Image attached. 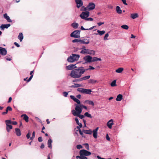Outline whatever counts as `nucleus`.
I'll use <instances>...</instances> for the list:
<instances>
[{"instance_id": "obj_1", "label": "nucleus", "mask_w": 159, "mask_h": 159, "mask_svg": "<svg viewBox=\"0 0 159 159\" xmlns=\"http://www.w3.org/2000/svg\"><path fill=\"white\" fill-rule=\"evenodd\" d=\"M83 68V66H80L72 70L70 72V76L74 79L80 78L84 73L85 70Z\"/></svg>"}, {"instance_id": "obj_2", "label": "nucleus", "mask_w": 159, "mask_h": 159, "mask_svg": "<svg viewBox=\"0 0 159 159\" xmlns=\"http://www.w3.org/2000/svg\"><path fill=\"white\" fill-rule=\"evenodd\" d=\"M91 153L85 149H82L80 151V156H77L76 158L77 159H88L86 156H90Z\"/></svg>"}, {"instance_id": "obj_3", "label": "nucleus", "mask_w": 159, "mask_h": 159, "mask_svg": "<svg viewBox=\"0 0 159 159\" xmlns=\"http://www.w3.org/2000/svg\"><path fill=\"white\" fill-rule=\"evenodd\" d=\"M82 112L80 108L77 109L76 108V110L73 109L71 110V113L74 116L78 117L81 119L83 118L85 116L84 115H80Z\"/></svg>"}, {"instance_id": "obj_4", "label": "nucleus", "mask_w": 159, "mask_h": 159, "mask_svg": "<svg viewBox=\"0 0 159 159\" xmlns=\"http://www.w3.org/2000/svg\"><path fill=\"white\" fill-rule=\"evenodd\" d=\"M80 57V56L76 54H72L71 56L69 57L67 60L69 62H73L75 61L78 60Z\"/></svg>"}, {"instance_id": "obj_5", "label": "nucleus", "mask_w": 159, "mask_h": 159, "mask_svg": "<svg viewBox=\"0 0 159 159\" xmlns=\"http://www.w3.org/2000/svg\"><path fill=\"white\" fill-rule=\"evenodd\" d=\"M80 53L84 54H89L94 55L95 54V51L93 50L86 49H84L83 50H81Z\"/></svg>"}, {"instance_id": "obj_6", "label": "nucleus", "mask_w": 159, "mask_h": 159, "mask_svg": "<svg viewBox=\"0 0 159 159\" xmlns=\"http://www.w3.org/2000/svg\"><path fill=\"white\" fill-rule=\"evenodd\" d=\"M77 91L83 93H85L88 94H91L92 91L91 89H87L82 88H78L77 89Z\"/></svg>"}, {"instance_id": "obj_7", "label": "nucleus", "mask_w": 159, "mask_h": 159, "mask_svg": "<svg viewBox=\"0 0 159 159\" xmlns=\"http://www.w3.org/2000/svg\"><path fill=\"white\" fill-rule=\"evenodd\" d=\"M80 30H75L70 34V36L71 37L77 38H80Z\"/></svg>"}, {"instance_id": "obj_8", "label": "nucleus", "mask_w": 159, "mask_h": 159, "mask_svg": "<svg viewBox=\"0 0 159 159\" xmlns=\"http://www.w3.org/2000/svg\"><path fill=\"white\" fill-rule=\"evenodd\" d=\"M6 125V129L8 132H9L10 130L12 129V126L11 125V120H7L5 121Z\"/></svg>"}, {"instance_id": "obj_9", "label": "nucleus", "mask_w": 159, "mask_h": 159, "mask_svg": "<svg viewBox=\"0 0 159 159\" xmlns=\"http://www.w3.org/2000/svg\"><path fill=\"white\" fill-rule=\"evenodd\" d=\"M89 16V12L88 11L85 12H82L80 15V16L82 19H85Z\"/></svg>"}, {"instance_id": "obj_10", "label": "nucleus", "mask_w": 159, "mask_h": 159, "mask_svg": "<svg viewBox=\"0 0 159 159\" xmlns=\"http://www.w3.org/2000/svg\"><path fill=\"white\" fill-rule=\"evenodd\" d=\"M83 59L85 61V63L91 62L92 57L89 55H87L83 57Z\"/></svg>"}, {"instance_id": "obj_11", "label": "nucleus", "mask_w": 159, "mask_h": 159, "mask_svg": "<svg viewBox=\"0 0 159 159\" xmlns=\"http://www.w3.org/2000/svg\"><path fill=\"white\" fill-rule=\"evenodd\" d=\"M95 4L93 2H90L89 3L87 6L88 10L90 11L93 10L95 7Z\"/></svg>"}, {"instance_id": "obj_12", "label": "nucleus", "mask_w": 159, "mask_h": 159, "mask_svg": "<svg viewBox=\"0 0 159 159\" xmlns=\"http://www.w3.org/2000/svg\"><path fill=\"white\" fill-rule=\"evenodd\" d=\"M75 109L76 110V108H80L81 109V111H82V108H84L85 109H87V107L86 106H84L83 105L81 104H80L79 105H77L76 104H75Z\"/></svg>"}, {"instance_id": "obj_13", "label": "nucleus", "mask_w": 159, "mask_h": 159, "mask_svg": "<svg viewBox=\"0 0 159 159\" xmlns=\"http://www.w3.org/2000/svg\"><path fill=\"white\" fill-rule=\"evenodd\" d=\"M7 51L6 48L0 47V54L5 56L7 54Z\"/></svg>"}, {"instance_id": "obj_14", "label": "nucleus", "mask_w": 159, "mask_h": 159, "mask_svg": "<svg viewBox=\"0 0 159 159\" xmlns=\"http://www.w3.org/2000/svg\"><path fill=\"white\" fill-rule=\"evenodd\" d=\"M77 4V7L79 8L83 5V2L82 0H75Z\"/></svg>"}, {"instance_id": "obj_15", "label": "nucleus", "mask_w": 159, "mask_h": 159, "mask_svg": "<svg viewBox=\"0 0 159 159\" xmlns=\"http://www.w3.org/2000/svg\"><path fill=\"white\" fill-rule=\"evenodd\" d=\"M76 65L70 64L66 67V69L67 70H73L77 68Z\"/></svg>"}, {"instance_id": "obj_16", "label": "nucleus", "mask_w": 159, "mask_h": 159, "mask_svg": "<svg viewBox=\"0 0 159 159\" xmlns=\"http://www.w3.org/2000/svg\"><path fill=\"white\" fill-rule=\"evenodd\" d=\"M98 127H97L92 131L93 133V136L95 139H97V138L98 131Z\"/></svg>"}, {"instance_id": "obj_17", "label": "nucleus", "mask_w": 159, "mask_h": 159, "mask_svg": "<svg viewBox=\"0 0 159 159\" xmlns=\"http://www.w3.org/2000/svg\"><path fill=\"white\" fill-rule=\"evenodd\" d=\"M70 98L71 99H73L74 101L77 103V105H79L80 104V101L75 98L74 96L71 95L70 96Z\"/></svg>"}, {"instance_id": "obj_18", "label": "nucleus", "mask_w": 159, "mask_h": 159, "mask_svg": "<svg viewBox=\"0 0 159 159\" xmlns=\"http://www.w3.org/2000/svg\"><path fill=\"white\" fill-rule=\"evenodd\" d=\"M10 24H2L0 26V28L2 30H4L5 29H7L10 26Z\"/></svg>"}, {"instance_id": "obj_19", "label": "nucleus", "mask_w": 159, "mask_h": 159, "mask_svg": "<svg viewBox=\"0 0 159 159\" xmlns=\"http://www.w3.org/2000/svg\"><path fill=\"white\" fill-rule=\"evenodd\" d=\"M20 117L23 118V120H25L26 122H29V117L26 114H23L20 116Z\"/></svg>"}, {"instance_id": "obj_20", "label": "nucleus", "mask_w": 159, "mask_h": 159, "mask_svg": "<svg viewBox=\"0 0 159 159\" xmlns=\"http://www.w3.org/2000/svg\"><path fill=\"white\" fill-rule=\"evenodd\" d=\"M113 120L112 119H111L107 122V125L108 128L111 129V128L112 125H113Z\"/></svg>"}, {"instance_id": "obj_21", "label": "nucleus", "mask_w": 159, "mask_h": 159, "mask_svg": "<svg viewBox=\"0 0 159 159\" xmlns=\"http://www.w3.org/2000/svg\"><path fill=\"white\" fill-rule=\"evenodd\" d=\"M3 17L7 20L8 22H12L11 20L10 19V18L7 13H5L3 15Z\"/></svg>"}, {"instance_id": "obj_22", "label": "nucleus", "mask_w": 159, "mask_h": 159, "mask_svg": "<svg viewBox=\"0 0 159 159\" xmlns=\"http://www.w3.org/2000/svg\"><path fill=\"white\" fill-rule=\"evenodd\" d=\"M90 75L85 76L80 78V79H79V80H77L78 81H81L83 80H88L90 78Z\"/></svg>"}, {"instance_id": "obj_23", "label": "nucleus", "mask_w": 159, "mask_h": 159, "mask_svg": "<svg viewBox=\"0 0 159 159\" xmlns=\"http://www.w3.org/2000/svg\"><path fill=\"white\" fill-rule=\"evenodd\" d=\"M83 131L85 134H91L93 132L92 131H91L90 129L89 130H84L83 129Z\"/></svg>"}, {"instance_id": "obj_24", "label": "nucleus", "mask_w": 159, "mask_h": 159, "mask_svg": "<svg viewBox=\"0 0 159 159\" xmlns=\"http://www.w3.org/2000/svg\"><path fill=\"white\" fill-rule=\"evenodd\" d=\"M52 140L51 139H49L48 141V147L50 148H52Z\"/></svg>"}, {"instance_id": "obj_25", "label": "nucleus", "mask_w": 159, "mask_h": 159, "mask_svg": "<svg viewBox=\"0 0 159 159\" xmlns=\"http://www.w3.org/2000/svg\"><path fill=\"white\" fill-rule=\"evenodd\" d=\"M122 98L123 96L122 95L119 94L117 96L116 100L117 101H120L122 100Z\"/></svg>"}, {"instance_id": "obj_26", "label": "nucleus", "mask_w": 159, "mask_h": 159, "mask_svg": "<svg viewBox=\"0 0 159 159\" xmlns=\"http://www.w3.org/2000/svg\"><path fill=\"white\" fill-rule=\"evenodd\" d=\"M97 32L98 33V34H96L97 35L98 34H99L100 35H102L104 34L105 33V31L102 30V31H100V30H98L97 31Z\"/></svg>"}, {"instance_id": "obj_27", "label": "nucleus", "mask_w": 159, "mask_h": 159, "mask_svg": "<svg viewBox=\"0 0 159 159\" xmlns=\"http://www.w3.org/2000/svg\"><path fill=\"white\" fill-rule=\"evenodd\" d=\"M116 12L118 14H121L122 13V11L120 9V7L117 6L116 7Z\"/></svg>"}, {"instance_id": "obj_28", "label": "nucleus", "mask_w": 159, "mask_h": 159, "mask_svg": "<svg viewBox=\"0 0 159 159\" xmlns=\"http://www.w3.org/2000/svg\"><path fill=\"white\" fill-rule=\"evenodd\" d=\"M138 17V15L137 13L132 14L131 15L130 17L133 19H135Z\"/></svg>"}, {"instance_id": "obj_29", "label": "nucleus", "mask_w": 159, "mask_h": 159, "mask_svg": "<svg viewBox=\"0 0 159 159\" xmlns=\"http://www.w3.org/2000/svg\"><path fill=\"white\" fill-rule=\"evenodd\" d=\"M85 103L90 105H91L93 106L94 105V103L93 101L90 100H86L85 101Z\"/></svg>"}, {"instance_id": "obj_30", "label": "nucleus", "mask_w": 159, "mask_h": 159, "mask_svg": "<svg viewBox=\"0 0 159 159\" xmlns=\"http://www.w3.org/2000/svg\"><path fill=\"white\" fill-rule=\"evenodd\" d=\"M81 86V85L78 84H75L74 85L70 86V88H78Z\"/></svg>"}, {"instance_id": "obj_31", "label": "nucleus", "mask_w": 159, "mask_h": 159, "mask_svg": "<svg viewBox=\"0 0 159 159\" xmlns=\"http://www.w3.org/2000/svg\"><path fill=\"white\" fill-rule=\"evenodd\" d=\"M78 24L76 23H73L71 24V26L75 29H77L78 27Z\"/></svg>"}, {"instance_id": "obj_32", "label": "nucleus", "mask_w": 159, "mask_h": 159, "mask_svg": "<svg viewBox=\"0 0 159 159\" xmlns=\"http://www.w3.org/2000/svg\"><path fill=\"white\" fill-rule=\"evenodd\" d=\"M101 59L100 58H98L97 57H92V60H91V62H94L98 61H101Z\"/></svg>"}, {"instance_id": "obj_33", "label": "nucleus", "mask_w": 159, "mask_h": 159, "mask_svg": "<svg viewBox=\"0 0 159 159\" xmlns=\"http://www.w3.org/2000/svg\"><path fill=\"white\" fill-rule=\"evenodd\" d=\"M34 72V70L30 71V75H31V76L28 79V80H27V82H29L30 81L32 78L33 76V75H32V74Z\"/></svg>"}, {"instance_id": "obj_34", "label": "nucleus", "mask_w": 159, "mask_h": 159, "mask_svg": "<svg viewBox=\"0 0 159 159\" xmlns=\"http://www.w3.org/2000/svg\"><path fill=\"white\" fill-rule=\"evenodd\" d=\"M83 44H88L89 43V39H83Z\"/></svg>"}, {"instance_id": "obj_35", "label": "nucleus", "mask_w": 159, "mask_h": 159, "mask_svg": "<svg viewBox=\"0 0 159 159\" xmlns=\"http://www.w3.org/2000/svg\"><path fill=\"white\" fill-rule=\"evenodd\" d=\"M15 133L17 135L20 136V129L18 128L15 129Z\"/></svg>"}, {"instance_id": "obj_36", "label": "nucleus", "mask_w": 159, "mask_h": 159, "mask_svg": "<svg viewBox=\"0 0 159 159\" xmlns=\"http://www.w3.org/2000/svg\"><path fill=\"white\" fill-rule=\"evenodd\" d=\"M123 70V68H119L116 70V72L118 73H120L122 72Z\"/></svg>"}, {"instance_id": "obj_37", "label": "nucleus", "mask_w": 159, "mask_h": 159, "mask_svg": "<svg viewBox=\"0 0 159 159\" xmlns=\"http://www.w3.org/2000/svg\"><path fill=\"white\" fill-rule=\"evenodd\" d=\"M97 82L98 81L96 80H94L93 79H90L89 80L88 83H89L94 84Z\"/></svg>"}, {"instance_id": "obj_38", "label": "nucleus", "mask_w": 159, "mask_h": 159, "mask_svg": "<svg viewBox=\"0 0 159 159\" xmlns=\"http://www.w3.org/2000/svg\"><path fill=\"white\" fill-rule=\"evenodd\" d=\"M84 116H87L89 118H92V116L89 113H88V112H86L84 114Z\"/></svg>"}, {"instance_id": "obj_39", "label": "nucleus", "mask_w": 159, "mask_h": 159, "mask_svg": "<svg viewBox=\"0 0 159 159\" xmlns=\"http://www.w3.org/2000/svg\"><path fill=\"white\" fill-rule=\"evenodd\" d=\"M116 80H113L111 84V87H114L116 86Z\"/></svg>"}, {"instance_id": "obj_40", "label": "nucleus", "mask_w": 159, "mask_h": 159, "mask_svg": "<svg viewBox=\"0 0 159 159\" xmlns=\"http://www.w3.org/2000/svg\"><path fill=\"white\" fill-rule=\"evenodd\" d=\"M121 27L124 29L125 30H128L129 28L128 26L126 25H123L121 26Z\"/></svg>"}, {"instance_id": "obj_41", "label": "nucleus", "mask_w": 159, "mask_h": 159, "mask_svg": "<svg viewBox=\"0 0 159 159\" xmlns=\"http://www.w3.org/2000/svg\"><path fill=\"white\" fill-rule=\"evenodd\" d=\"M84 145H85V148L88 150H89V144L88 143H84Z\"/></svg>"}, {"instance_id": "obj_42", "label": "nucleus", "mask_w": 159, "mask_h": 159, "mask_svg": "<svg viewBox=\"0 0 159 159\" xmlns=\"http://www.w3.org/2000/svg\"><path fill=\"white\" fill-rule=\"evenodd\" d=\"M76 148L77 149H80L83 148L82 146L80 144L77 145L76 146Z\"/></svg>"}, {"instance_id": "obj_43", "label": "nucleus", "mask_w": 159, "mask_h": 159, "mask_svg": "<svg viewBox=\"0 0 159 159\" xmlns=\"http://www.w3.org/2000/svg\"><path fill=\"white\" fill-rule=\"evenodd\" d=\"M108 36H109L108 34V33L106 34L105 35V36L104 38V40H107L108 39L107 38L108 37Z\"/></svg>"}, {"instance_id": "obj_44", "label": "nucleus", "mask_w": 159, "mask_h": 159, "mask_svg": "<svg viewBox=\"0 0 159 159\" xmlns=\"http://www.w3.org/2000/svg\"><path fill=\"white\" fill-rule=\"evenodd\" d=\"M35 131H33V132L32 136L30 138V139H32H32H33L35 137Z\"/></svg>"}, {"instance_id": "obj_45", "label": "nucleus", "mask_w": 159, "mask_h": 159, "mask_svg": "<svg viewBox=\"0 0 159 159\" xmlns=\"http://www.w3.org/2000/svg\"><path fill=\"white\" fill-rule=\"evenodd\" d=\"M81 10V11H86L87 10H88V8H87V7H85L84 6H83Z\"/></svg>"}, {"instance_id": "obj_46", "label": "nucleus", "mask_w": 159, "mask_h": 159, "mask_svg": "<svg viewBox=\"0 0 159 159\" xmlns=\"http://www.w3.org/2000/svg\"><path fill=\"white\" fill-rule=\"evenodd\" d=\"M79 41H80V39H75L72 40V42L73 43H75L76 42L77 43H79Z\"/></svg>"}, {"instance_id": "obj_47", "label": "nucleus", "mask_w": 159, "mask_h": 159, "mask_svg": "<svg viewBox=\"0 0 159 159\" xmlns=\"http://www.w3.org/2000/svg\"><path fill=\"white\" fill-rule=\"evenodd\" d=\"M85 20H87V21H89V20L93 21V19L92 18L90 17V18H87V17L85 19Z\"/></svg>"}, {"instance_id": "obj_48", "label": "nucleus", "mask_w": 159, "mask_h": 159, "mask_svg": "<svg viewBox=\"0 0 159 159\" xmlns=\"http://www.w3.org/2000/svg\"><path fill=\"white\" fill-rule=\"evenodd\" d=\"M107 7L108 8L110 9H112L113 8V6L111 5H108Z\"/></svg>"}, {"instance_id": "obj_49", "label": "nucleus", "mask_w": 159, "mask_h": 159, "mask_svg": "<svg viewBox=\"0 0 159 159\" xmlns=\"http://www.w3.org/2000/svg\"><path fill=\"white\" fill-rule=\"evenodd\" d=\"M63 95L65 97H67L68 95V93L66 92H63Z\"/></svg>"}, {"instance_id": "obj_50", "label": "nucleus", "mask_w": 159, "mask_h": 159, "mask_svg": "<svg viewBox=\"0 0 159 159\" xmlns=\"http://www.w3.org/2000/svg\"><path fill=\"white\" fill-rule=\"evenodd\" d=\"M38 140L39 142H41L43 141L42 138L41 137H40L38 138Z\"/></svg>"}, {"instance_id": "obj_51", "label": "nucleus", "mask_w": 159, "mask_h": 159, "mask_svg": "<svg viewBox=\"0 0 159 159\" xmlns=\"http://www.w3.org/2000/svg\"><path fill=\"white\" fill-rule=\"evenodd\" d=\"M23 39V36L22 33H20V42L22 41Z\"/></svg>"}, {"instance_id": "obj_52", "label": "nucleus", "mask_w": 159, "mask_h": 159, "mask_svg": "<svg viewBox=\"0 0 159 159\" xmlns=\"http://www.w3.org/2000/svg\"><path fill=\"white\" fill-rule=\"evenodd\" d=\"M7 109L9 111H11L12 110V108L10 106H8L7 107Z\"/></svg>"}, {"instance_id": "obj_53", "label": "nucleus", "mask_w": 159, "mask_h": 159, "mask_svg": "<svg viewBox=\"0 0 159 159\" xmlns=\"http://www.w3.org/2000/svg\"><path fill=\"white\" fill-rule=\"evenodd\" d=\"M106 139L107 140L109 141L110 140V138L109 136H108V134H107L106 135Z\"/></svg>"}, {"instance_id": "obj_54", "label": "nucleus", "mask_w": 159, "mask_h": 159, "mask_svg": "<svg viewBox=\"0 0 159 159\" xmlns=\"http://www.w3.org/2000/svg\"><path fill=\"white\" fill-rule=\"evenodd\" d=\"M11 124H12L13 125H16L17 124V123L16 121H11Z\"/></svg>"}, {"instance_id": "obj_55", "label": "nucleus", "mask_w": 159, "mask_h": 159, "mask_svg": "<svg viewBox=\"0 0 159 159\" xmlns=\"http://www.w3.org/2000/svg\"><path fill=\"white\" fill-rule=\"evenodd\" d=\"M81 30H89V29H85L84 28L83 26H81L80 28Z\"/></svg>"}, {"instance_id": "obj_56", "label": "nucleus", "mask_w": 159, "mask_h": 159, "mask_svg": "<svg viewBox=\"0 0 159 159\" xmlns=\"http://www.w3.org/2000/svg\"><path fill=\"white\" fill-rule=\"evenodd\" d=\"M14 44L17 47H20L19 44L16 42L14 43Z\"/></svg>"}, {"instance_id": "obj_57", "label": "nucleus", "mask_w": 159, "mask_h": 159, "mask_svg": "<svg viewBox=\"0 0 159 159\" xmlns=\"http://www.w3.org/2000/svg\"><path fill=\"white\" fill-rule=\"evenodd\" d=\"M75 120L76 122V123L78 124L79 123V120L77 117H76L75 118Z\"/></svg>"}, {"instance_id": "obj_58", "label": "nucleus", "mask_w": 159, "mask_h": 159, "mask_svg": "<svg viewBox=\"0 0 159 159\" xmlns=\"http://www.w3.org/2000/svg\"><path fill=\"white\" fill-rule=\"evenodd\" d=\"M123 4L125 5H127V3H126V0H121Z\"/></svg>"}, {"instance_id": "obj_59", "label": "nucleus", "mask_w": 159, "mask_h": 159, "mask_svg": "<svg viewBox=\"0 0 159 159\" xmlns=\"http://www.w3.org/2000/svg\"><path fill=\"white\" fill-rule=\"evenodd\" d=\"M30 134L28 133L26 135V137L28 139L30 138Z\"/></svg>"}, {"instance_id": "obj_60", "label": "nucleus", "mask_w": 159, "mask_h": 159, "mask_svg": "<svg viewBox=\"0 0 159 159\" xmlns=\"http://www.w3.org/2000/svg\"><path fill=\"white\" fill-rule=\"evenodd\" d=\"M79 133H80V135H81L83 137V133L81 131V129L79 130Z\"/></svg>"}, {"instance_id": "obj_61", "label": "nucleus", "mask_w": 159, "mask_h": 159, "mask_svg": "<svg viewBox=\"0 0 159 159\" xmlns=\"http://www.w3.org/2000/svg\"><path fill=\"white\" fill-rule=\"evenodd\" d=\"M104 24V22H99V23H98V25L99 26H100L103 24Z\"/></svg>"}, {"instance_id": "obj_62", "label": "nucleus", "mask_w": 159, "mask_h": 159, "mask_svg": "<svg viewBox=\"0 0 159 159\" xmlns=\"http://www.w3.org/2000/svg\"><path fill=\"white\" fill-rule=\"evenodd\" d=\"M89 69L90 70H94L95 69V68L94 67H92V66H89Z\"/></svg>"}, {"instance_id": "obj_63", "label": "nucleus", "mask_w": 159, "mask_h": 159, "mask_svg": "<svg viewBox=\"0 0 159 159\" xmlns=\"http://www.w3.org/2000/svg\"><path fill=\"white\" fill-rule=\"evenodd\" d=\"M77 124L79 125V126H80V128L82 127V125L81 123L79 122V123H78V124Z\"/></svg>"}, {"instance_id": "obj_64", "label": "nucleus", "mask_w": 159, "mask_h": 159, "mask_svg": "<svg viewBox=\"0 0 159 159\" xmlns=\"http://www.w3.org/2000/svg\"><path fill=\"white\" fill-rule=\"evenodd\" d=\"M97 158L98 159H105V158H102L101 157H100L99 156H97Z\"/></svg>"}]
</instances>
